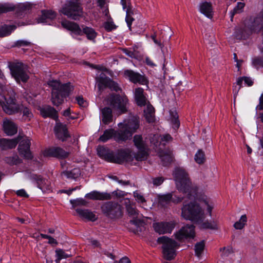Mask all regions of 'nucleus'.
<instances>
[{
  "mask_svg": "<svg viewBox=\"0 0 263 263\" xmlns=\"http://www.w3.org/2000/svg\"><path fill=\"white\" fill-rule=\"evenodd\" d=\"M174 176L177 188L180 192L184 193L189 199L196 198V200L194 202L183 203L181 208V217L200 224L201 229L218 230L219 226L216 220L203 222L206 215L212 216V210L215 207L214 202L204 194H197L196 189L192 185L184 168H176L174 172Z\"/></svg>",
  "mask_w": 263,
  "mask_h": 263,
  "instance_id": "obj_1",
  "label": "nucleus"
},
{
  "mask_svg": "<svg viewBox=\"0 0 263 263\" xmlns=\"http://www.w3.org/2000/svg\"><path fill=\"white\" fill-rule=\"evenodd\" d=\"M120 131H115L112 129L106 130L100 136L99 140L105 142L112 137L117 141H123L130 138L133 134L139 128V120L136 116H130L123 123L118 124Z\"/></svg>",
  "mask_w": 263,
  "mask_h": 263,
  "instance_id": "obj_2",
  "label": "nucleus"
},
{
  "mask_svg": "<svg viewBox=\"0 0 263 263\" xmlns=\"http://www.w3.org/2000/svg\"><path fill=\"white\" fill-rule=\"evenodd\" d=\"M48 85L52 88V101L56 106L61 104L63 102L64 99L73 90V87L70 84L62 85L57 80L49 81Z\"/></svg>",
  "mask_w": 263,
  "mask_h": 263,
  "instance_id": "obj_3",
  "label": "nucleus"
},
{
  "mask_svg": "<svg viewBox=\"0 0 263 263\" xmlns=\"http://www.w3.org/2000/svg\"><path fill=\"white\" fill-rule=\"evenodd\" d=\"M97 153L101 158L108 161L118 163H121L123 161L130 162L133 159L129 149L121 150L116 157L113 156L108 149L103 146H99L97 148Z\"/></svg>",
  "mask_w": 263,
  "mask_h": 263,
  "instance_id": "obj_4",
  "label": "nucleus"
},
{
  "mask_svg": "<svg viewBox=\"0 0 263 263\" xmlns=\"http://www.w3.org/2000/svg\"><path fill=\"white\" fill-rule=\"evenodd\" d=\"M61 25L63 27L70 31L72 35H82L83 33H84L87 39L90 40H93L97 36V33L91 28L85 27L82 30L76 23L66 20L62 21Z\"/></svg>",
  "mask_w": 263,
  "mask_h": 263,
  "instance_id": "obj_5",
  "label": "nucleus"
},
{
  "mask_svg": "<svg viewBox=\"0 0 263 263\" xmlns=\"http://www.w3.org/2000/svg\"><path fill=\"white\" fill-rule=\"evenodd\" d=\"M158 242L162 245L163 253L164 258L167 260L174 259L176 255V249L178 247L177 242L172 238L166 236L158 238Z\"/></svg>",
  "mask_w": 263,
  "mask_h": 263,
  "instance_id": "obj_6",
  "label": "nucleus"
},
{
  "mask_svg": "<svg viewBox=\"0 0 263 263\" xmlns=\"http://www.w3.org/2000/svg\"><path fill=\"white\" fill-rule=\"evenodd\" d=\"M106 74H110V72L105 68H101L97 74L96 81L99 89L108 87L111 89L118 91L119 89L118 84L108 78L106 76Z\"/></svg>",
  "mask_w": 263,
  "mask_h": 263,
  "instance_id": "obj_7",
  "label": "nucleus"
},
{
  "mask_svg": "<svg viewBox=\"0 0 263 263\" xmlns=\"http://www.w3.org/2000/svg\"><path fill=\"white\" fill-rule=\"evenodd\" d=\"M79 0H70L61 10V12L68 17L77 20L82 14V9L80 7Z\"/></svg>",
  "mask_w": 263,
  "mask_h": 263,
  "instance_id": "obj_8",
  "label": "nucleus"
},
{
  "mask_svg": "<svg viewBox=\"0 0 263 263\" xmlns=\"http://www.w3.org/2000/svg\"><path fill=\"white\" fill-rule=\"evenodd\" d=\"M106 101L107 104L111 106L120 114L124 113L127 110L126 105L128 100L126 97L111 95L106 100Z\"/></svg>",
  "mask_w": 263,
  "mask_h": 263,
  "instance_id": "obj_9",
  "label": "nucleus"
},
{
  "mask_svg": "<svg viewBox=\"0 0 263 263\" xmlns=\"http://www.w3.org/2000/svg\"><path fill=\"white\" fill-rule=\"evenodd\" d=\"M134 142L136 147L138 149V152L136 154H132L131 155L132 159L135 158L137 160L142 161L144 160L147 155V146L145 142L143 140L141 135H135L134 137ZM133 159L131 161H132Z\"/></svg>",
  "mask_w": 263,
  "mask_h": 263,
  "instance_id": "obj_10",
  "label": "nucleus"
},
{
  "mask_svg": "<svg viewBox=\"0 0 263 263\" xmlns=\"http://www.w3.org/2000/svg\"><path fill=\"white\" fill-rule=\"evenodd\" d=\"M101 209L102 212L111 219L118 218L122 214L121 205L115 202H106L102 205Z\"/></svg>",
  "mask_w": 263,
  "mask_h": 263,
  "instance_id": "obj_11",
  "label": "nucleus"
},
{
  "mask_svg": "<svg viewBox=\"0 0 263 263\" xmlns=\"http://www.w3.org/2000/svg\"><path fill=\"white\" fill-rule=\"evenodd\" d=\"M175 238L178 241L193 238L195 236V227L192 224H187L182 227L174 234Z\"/></svg>",
  "mask_w": 263,
  "mask_h": 263,
  "instance_id": "obj_12",
  "label": "nucleus"
},
{
  "mask_svg": "<svg viewBox=\"0 0 263 263\" xmlns=\"http://www.w3.org/2000/svg\"><path fill=\"white\" fill-rule=\"evenodd\" d=\"M11 72L12 76L16 81L26 82L29 77L25 70L24 65L21 63H18L12 66L11 68Z\"/></svg>",
  "mask_w": 263,
  "mask_h": 263,
  "instance_id": "obj_13",
  "label": "nucleus"
},
{
  "mask_svg": "<svg viewBox=\"0 0 263 263\" xmlns=\"http://www.w3.org/2000/svg\"><path fill=\"white\" fill-rule=\"evenodd\" d=\"M4 100L2 108L6 114L12 115L18 111V107L15 102L14 96L12 95L9 96L8 95H5Z\"/></svg>",
  "mask_w": 263,
  "mask_h": 263,
  "instance_id": "obj_14",
  "label": "nucleus"
},
{
  "mask_svg": "<svg viewBox=\"0 0 263 263\" xmlns=\"http://www.w3.org/2000/svg\"><path fill=\"white\" fill-rule=\"evenodd\" d=\"M176 223L171 221L169 222H156L153 227L156 232L160 234L170 233L175 228Z\"/></svg>",
  "mask_w": 263,
  "mask_h": 263,
  "instance_id": "obj_15",
  "label": "nucleus"
},
{
  "mask_svg": "<svg viewBox=\"0 0 263 263\" xmlns=\"http://www.w3.org/2000/svg\"><path fill=\"white\" fill-rule=\"evenodd\" d=\"M19 137H21V136ZM21 137L22 138L18 141L20 142L18 147L19 153L25 158L30 159L32 157L30 151V141L27 137L22 136Z\"/></svg>",
  "mask_w": 263,
  "mask_h": 263,
  "instance_id": "obj_16",
  "label": "nucleus"
},
{
  "mask_svg": "<svg viewBox=\"0 0 263 263\" xmlns=\"http://www.w3.org/2000/svg\"><path fill=\"white\" fill-rule=\"evenodd\" d=\"M56 13L52 10H42L41 14L36 19L37 23L50 25L55 18Z\"/></svg>",
  "mask_w": 263,
  "mask_h": 263,
  "instance_id": "obj_17",
  "label": "nucleus"
},
{
  "mask_svg": "<svg viewBox=\"0 0 263 263\" xmlns=\"http://www.w3.org/2000/svg\"><path fill=\"white\" fill-rule=\"evenodd\" d=\"M172 139V137L170 135H165L163 137L160 138L159 135H154L153 136H150V142L153 146V148H158V147H161L162 145L165 144V142L170 141Z\"/></svg>",
  "mask_w": 263,
  "mask_h": 263,
  "instance_id": "obj_18",
  "label": "nucleus"
},
{
  "mask_svg": "<svg viewBox=\"0 0 263 263\" xmlns=\"http://www.w3.org/2000/svg\"><path fill=\"white\" fill-rule=\"evenodd\" d=\"M124 75L126 78L134 83H138L143 85L146 82L145 78L143 76L130 70H125Z\"/></svg>",
  "mask_w": 263,
  "mask_h": 263,
  "instance_id": "obj_19",
  "label": "nucleus"
},
{
  "mask_svg": "<svg viewBox=\"0 0 263 263\" xmlns=\"http://www.w3.org/2000/svg\"><path fill=\"white\" fill-rule=\"evenodd\" d=\"M54 133L57 137L62 141H65L69 137V134L67 131V129L65 125L61 124L57 121L55 126L54 127Z\"/></svg>",
  "mask_w": 263,
  "mask_h": 263,
  "instance_id": "obj_20",
  "label": "nucleus"
},
{
  "mask_svg": "<svg viewBox=\"0 0 263 263\" xmlns=\"http://www.w3.org/2000/svg\"><path fill=\"white\" fill-rule=\"evenodd\" d=\"M45 156H53L60 158H64L68 156V153L59 147L51 148L45 149L43 152Z\"/></svg>",
  "mask_w": 263,
  "mask_h": 263,
  "instance_id": "obj_21",
  "label": "nucleus"
},
{
  "mask_svg": "<svg viewBox=\"0 0 263 263\" xmlns=\"http://www.w3.org/2000/svg\"><path fill=\"white\" fill-rule=\"evenodd\" d=\"M183 197H176L173 194H167L159 196V203L162 206L172 201L174 202L178 203L182 201Z\"/></svg>",
  "mask_w": 263,
  "mask_h": 263,
  "instance_id": "obj_22",
  "label": "nucleus"
},
{
  "mask_svg": "<svg viewBox=\"0 0 263 263\" xmlns=\"http://www.w3.org/2000/svg\"><path fill=\"white\" fill-rule=\"evenodd\" d=\"M199 12L208 18H212L213 15V10L211 3L206 1L201 2L198 6Z\"/></svg>",
  "mask_w": 263,
  "mask_h": 263,
  "instance_id": "obj_23",
  "label": "nucleus"
},
{
  "mask_svg": "<svg viewBox=\"0 0 263 263\" xmlns=\"http://www.w3.org/2000/svg\"><path fill=\"white\" fill-rule=\"evenodd\" d=\"M85 197L91 200H103L111 199V195L106 192L93 191L86 194Z\"/></svg>",
  "mask_w": 263,
  "mask_h": 263,
  "instance_id": "obj_24",
  "label": "nucleus"
},
{
  "mask_svg": "<svg viewBox=\"0 0 263 263\" xmlns=\"http://www.w3.org/2000/svg\"><path fill=\"white\" fill-rule=\"evenodd\" d=\"M3 127L4 132L7 135H13L17 133L16 125L10 120L7 119H4Z\"/></svg>",
  "mask_w": 263,
  "mask_h": 263,
  "instance_id": "obj_25",
  "label": "nucleus"
},
{
  "mask_svg": "<svg viewBox=\"0 0 263 263\" xmlns=\"http://www.w3.org/2000/svg\"><path fill=\"white\" fill-rule=\"evenodd\" d=\"M164 165H167L173 160L172 154L170 151H163L162 147L155 148Z\"/></svg>",
  "mask_w": 263,
  "mask_h": 263,
  "instance_id": "obj_26",
  "label": "nucleus"
},
{
  "mask_svg": "<svg viewBox=\"0 0 263 263\" xmlns=\"http://www.w3.org/2000/svg\"><path fill=\"white\" fill-rule=\"evenodd\" d=\"M21 137H18L16 139H0V147L2 149H7L12 148L15 147L18 141L21 139Z\"/></svg>",
  "mask_w": 263,
  "mask_h": 263,
  "instance_id": "obj_27",
  "label": "nucleus"
},
{
  "mask_svg": "<svg viewBox=\"0 0 263 263\" xmlns=\"http://www.w3.org/2000/svg\"><path fill=\"white\" fill-rule=\"evenodd\" d=\"M135 99L137 105L139 106H145L148 102L144 95L143 89L141 88L135 89Z\"/></svg>",
  "mask_w": 263,
  "mask_h": 263,
  "instance_id": "obj_28",
  "label": "nucleus"
},
{
  "mask_svg": "<svg viewBox=\"0 0 263 263\" xmlns=\"http://www.w3.org/2000/svg\"><path fill=\"white\" fill-rule=\"evenodd\" d=\"M41 115L44 118L50 117L55 119L57 121L58 119L57 112L52 107L45 106L40 109Z\"/></svg>",
  "mask_w": 263,
  "mask_h": 263,
  "instance_id": "obj_29",
  "label": "nucleus"
},
{
  "mask_svg": "<svg viewBox=\"0 0 263 263\" xmlns=\"http://www.w3.org/2000/svg\"><path fill=\"white\" fill-rule=\"evenodd\" d=\"M244 81L245 84L248 86H250L253 85V82L250 78L249 77H240L237 80L236 83L233 86V91L235 95L237 93L242 85V82Z\"/></svg>",
  "mask_w": 263,
  "mask_h": 263,
  "instance_id": "obj_30",
  "label": "nucleus"
},
{
  "mask_svg": "<svg viewBox=\"0 0 263 263\" xmlns=\"http://www.w3.org/2000/svg\"><path fill=\"white\" fill-rule=\"evenodd\" d=\"M33 178L37 184L38 187L43 192L50 190V182L47 180L43 179L40 176L36 175L33 176Z\"/></svg>",
  "mask_w": 263,
  "mask_h": 263,
  "instance_id": "obj_31",
  "label": "nucleus"
},
{
  "mask_svg": "<svg viewBox=\"0 0 263 263\" xmlns=\"http://www.w3.org/2000/svg\"><path fill=\"white\" fill-rule=\"evenodd\" d=\"M77 213L83 218L91 221H95L97 217L96 215L88 210H83L80 209H76Z\"/></svg>",
  "mask_w": 263,
  "mask_h": 263,
  "instance_id": "obj_32",
  "label": "nucleus"
},
{
  "mask_svg": "<svg viewBox=\"0 0 263 263\" xmlns=\"http://www.w3.org/2000/svg\"><path fill=\"white\" fill-rule=\"evenodd\" d=\"M146 108L144 109V116L148 122H153L155 120L154 108L149 102L147 103Z\"/></svg>",
  "mask_w": 263,
  "mask_h": 263,
  "instance_id": "obj_33",
  "label": "nucleus"
},
{
  "mask_svg": "<svg viewBox=\"0 0 263 263\" xmlns=\"http://www.w3.org/2000/svg\"><path fill=\"white\" fill-rule=\"evenodd\" d=\"M101 117L104 123L108 124L110 123L112 118L111 109L107 107L103 108L101 110Z\"/></svg>",
  "mask_w": 263,
  "mask_h": 263,
  "instance_id": "obj_34",
  "label": "nucleus"
},
{
  "mask_svg": "<svg viewBox=\"0 0 263 263\" xmlns=\"http://www.w3.org/2000/svg\"><path fill=\"white\" fill-rule=\"evenodd\" d=\"M81 174L79 168H75L70 171H64L62 175L67 178L76 179L78 178Z\"/></svg>",
  "mask_w": 263,
  "mask_h": 263,
  "instance_id": "obj_35",
  "label": "nucleus"
},
{
  "mask_svg": "<svg viewBox=\"0 0 263 263\" xmlns=\"http://www.w3.org/2000/svg\"><path fill=\"white\" fill-rule=\"evenodd\" d=\"M16 28L14 25H4L0 27V37L9 35Z\"/></svg>",
  "mask_w": 263,
  "mask_h": 263,
  "instance_id": "obj_36",
  "label": "nucleus"
},
{
  "mask_svg": "<svg viewBox=\"0 0 263 263\" xmlns=\"http://www.w3.org/2000/svg\"><path fill=\"white\" fill-rule=\"evenodd\" d=\"M171 121L173 124V127L175 129L178 128L179 126L178 116L175 110H170Z\"/></svg>",
  "mask_w": 263,
  "mask_h": 263,
  "instance_id": "obj_37",
  "label": "nucleus"
},
{
  "mask_svg": "<svg viewBox=\"0 0 263 263\" xmlns=\"http://www.w3.org/2000/svg\"><path fill=\"white\" fill-rule=\"evenodd\" d=\"M245 4L242 2H238L237 6L230 12V17L231 21H233V18L234 15L236 13H240L243 11V8Z\"/></svg>",
  "mask_w": 263,
  "mask_h": 263,
  "instance_id": "obj_38",
  "label": "nucleus"
},
{
  "mask_svg": "<svg viewBox=\"0 0 263 263\" xmlns=\"http://www.w3.org/2000/svg\"><path fill=\"white\" fill-rule=\"evenodd\" d=\"M70 255L66 253L63 250L58 249L55 250L56 263H60L61 260L68 257Z\"/></svg>",
  "mask_w": 263,
  "mask_h": 263,
  "instance_id": "obj_39",
  "label": "nucleus"
},
{
  "mask_svg": "<svg viewBox=\"0 0 263 263\" xmlns=\"http://www.w3.org/2000/svg\"><path fill=\"white\" fill-rule=\"evenodd\" d=\"M247 221V218L246 215H243L241 216L239 220L236 221L234 224V227L237 230L242 229L246 224Z\"/></svg>",
  "mask_w": 263,
  "mask_h": 263,
  "instance_id": "obj_40",
  "label": "nucleus"
},
{
  "mask_svg": "<svg viewBox=\"0 0 263 263\" xmlns=\"http://www.w3.org/2000/svg\"><path fill=\"white\" fill-rule=\"evenodd\" d=\"M205 160L204 152L199 149L197 151L195 155V160L198 164L203 163Z\"/></svg>",
  "mask_w": 263,
  "mask_h": 263,
  "instance_id": "obj_41",
  "label": "nucleus"
},
{
  "mask_svg": "<svg viewBox=\"0 0 263 263\" xmlns=\"http://www.w3.org/2000/svg\"><path fill=\"white\" fill-rule=\"evenodd\" d=\"M204 242L203 241L197 243L195 246V252L196 255L198 257H200L201 255L204 248Z\"/></svg>",
  "mask_w": 263,
  "mask_h": 263,
  "instance_id": "obj_42",
  "label": "nucleus"
},
{
  "mask_svg": "<svg viewBox=\"0 0 263 263\" xmlns=\"http://www.w3.org/2000/svg\"><path fill=\"white\" fill-rule=\"evenodd\" d=\"M133 14H134V12L132 9H127L126 16L125 20H126L127 25L130 30L132 22L134 20L133 18L132 17V15Z\"/></svg>",
  "mask_w": 263,
  "mask_h": 263,
  "instance_id": "obj_43",
  "label": "nucleus"
},
{
  "mask_svg": "<svg viewBox=\"0 0 263 263\" xmlns=\"http://www.w3.org/2000/svg\"><path fill=\"white\" fill-rule=\"evenodd\" d=\"M70 202L72 205L73 208L77 206L86 205L87 204V202L85 199L83 198H78L77 199L70 200Z\"/></svg>",
  "mask_w": 263,
  "mask_h": 263,
  "instance_id": "obj_44",
  "label": "nucleus"
},
{
  "mask_svg": "<svg viewBox=\"0 0 263 263\" xmlns=\"http://www.w3.org/2000/svg\"><path fill=\"white\" fill-rule=\"evenodd\" d=\"M13 8V6L10 4H0V13L12 10Z\"/></svg>",
  "mask_w": 263,
  "mask_h": 263,
  "instance_id": "obj_45",
  "label": "nucleus"
},
{
  "mask_svg": "<svg viewBox=\"0 0 263 263\" xmlns=\"http://www.w3.org/2000/svg\"><path fill=\"white\" fill-rule=\"evenodd\" d=\"M252 64L253 66L256 68L259 66L263 67V59L257 57L254 58L252 60Z\"/></svg>",
  "mask_w": 263,
  "mask_h": 263,
  "instance_id": "obj_46",
  "label": "nucleus"
},
{
  "mask_svg": "<svg viewBox=\"0 0 263 263\" xmlns=\"http://www.w3.org/2000/svg\"><path fill=\"white\" fill-rule=\"evenodd\" d=\"M22 112L25 120H29L33 117L32 114L27 107L23 108Z\"/></svg>",
  "mask_w": 263,
  "mask_h": 263,
  "instance_id": "obj_47",
  "label": "nucleus"
},
{
  "mask_svg": "<svg viewBox=\"0 0 263 263\" xmlns=\"http://www.w3.org/2000/svg\"><path fill=\"white\" fill-rule=\"evenodd\" d=\"M76 101L80 106L85 107L87 106V103L82 96H78L76 97Z\"/></svg>",
  "mask_w": 263,
  "mask_h": 263,
  "instance_id": "obj_48",
  "label": "nucleus"
},
{
  "mask_svg": "<svg viewBox=\"0 0 263 263\" xmlns=\"http://www.w3.org/2000/svg\"><path fill=\"white\" fill-rule=\"evenodd\" d=\"M134 197L136 200L139 203H143L145 202V199L144 197L138 192H135L134 193Z\"/></svg>",
  "mask_w": 263,
  "mask_h": 263,
  "instance_id": "obj_49",
  "label": "nucleus"
},
{
  "mask_svg": "<svg viewBox=\"0 0 263 263\" xmlns=\"http://www.w3.org/2000/svg\"><path fill=\"white\" fill-rule=\"evenodd\" d=\"M164 179L162 177H158L153 178V183L155 186L161 185L164 181Z\"/></svg>",
  "mask_w": 263,
  "mask_h": 263,
  "instance_id": "obj_50",
  "label": "nucleus"
},
{
  "mask_svg": "<svg viewBox=\"0 0 263 263\" xmlns=\"http://www.w3.org/2000/svg\"><path fill=\"white\" fill-rule=\"evenodd\" d=\"M19 9L23 12H27L28 11L30 8L31 6L29 4H21L18 6Z\"/></svg>",
  "mask_w": 263,
  "mask_h": 263,
  "instance_id": "obj_51",
  "label": "nucleus"
},
{
  "mask_svg": "<svg viewBox=\"0 0 263 263\" xmlns=\"http://www.w3.org/2000/svg\"><path fill=\"white\" fill-rule=\"evenodd\" d=\"M6 161L10 164H16L20 162V160L17 156H15L12 158H7Z\"/></svg>",
  "mask_w": 263,
  "mask_h": 263,
  "instance_id": "obj_52",
  "label": "nucleus"
},
{
  "mask_svg": "<svg viewBox=\"0 0 263 263\" xmlns=\"http://www.w3.org/2000/svg\"><path fill=\"white\" fill-rule=\"evenodd\" d=\"M16 195L18 196L22 197H28L29 196L28 194L26 193L25 190L24 189H21L17 190L15 192Z\"/></svg>",
  "mask_w": 263,
  "mask_h": 263,
  "instance_id": "obj_53",
  "label": "nucleus"
},
{
  "mask_svg": "<svg viewBox=\"0 0 263 263\" xmlns=\"http://www.w3.org/2000/svg\"><path fill=\"white\" fill-rule=\"evenodd\" d=\"M104 28L108 31H110L115 28V25L112 22H107L104 24Z\"/></svg>",
  "mask_w": 263,
  "mask_h": 263,
  "instance_id": "obj_54",
  "label": "nucleus"
},
{
  "mask_svg": "<svg viewBox=\"0 0 263 263\" xmlns=\"http://www.w3.org/2000/svg\"><path fill=\"white\" fill-rule=\"evenodd\" d=\"M127 212H128V214L130 216H134L138 214L136 209H135V208H133L132 206H127Z\"/></svg>",
  "mask_w": 263,
  "mask_h": 263,
  "instance_id": "obj_55",
  "label": "nucleus"
},
{
  "mask_svg": "<svg viewBox=\"0 0 263 263\" xmlns=\"http://www.w3.org/2000/svg\"><path fill=\"white\" fill-rule=\"evenodd\" d=\"M114 263H131L129 259L126 257H124L121 258L119 261H115Z\"/></svg>",
  "mask_w": 263,
  "mask_h": 263,
  "instance_id": "obj_56",
  "label": "nucleus"
},
{
  "mask_svg": "<svg viewBox=\"0 0 263 263\" xmlns=\"http://www.w3.org/2000/svg\"><path fill=\"white\" fill-rule=\"evenodd\" d=\"M152 40H153L155 44L158 45L159 47H160L161 49L162 48V45L160 41H158L156 39L155 35H152L151 36Z\"/></svg>",
  "mask_w": 263,
  "mask_h": 263,
  "instance_id": "obj_57",
  "label": "nucleus"
},
{
  "mask_svg": "<svg viewBox=\"0 0 263 263\" xmlns=\"http://www.w3.org/2000/svg\"><path fill=\"white\" fill-rule=\"evenodd\" d=\"M256 108L258 110L263 109V95L260 98V103Z\"/></svg>",
  "mask_w": 263,
  "mask_h": 263,
  "instance_id": "obj_58",
  "label": "nucleus"
},
{
  "mask_svg": "<svg viewBox=\"0 0 263 263\" xmlns=\"http://www.w3.org/2000/svg\"><path fill=\"white\" fill-rule=\"evenodd\" d=\"M48 243L49 244L55 245H57L58 244V242L57 241V240L50 236H49V238H48Z\"/></svg>",
  "mask_w": 263,
  "mask_h": 263,
  "instance_id": "obj_59",
  "label": "nucleus"
},
{
  "mask_svg": "<svg viewBox=\"0 0 263 263\" xmlns=\"http://www.w3.org/2000/svg\"><path fill=\"white\" fill-rule=\"evenodd\" d=\"M231 252H232L231 248H228L227 249L224 248L222 254L224 256H228Z\"/></svg>",
  "mask_w": 263,
  "mask_h": 263,
  "instance_id": "obj_60",
  "label": "nucleus"
},
{
  "mask_svg": "<svg viewBox=\"0 0 263 263\" xmlns=\"http://www.w3.org/2000/svg\"><path fill=\"white\" fill-rule=\"evenodd\" d=\"M124 52L126 55H127L129 57L134 58L135 57L134 53L132 51H129L127 49H124Z\"/></svg>",
  "mask_w": 263,
  "mask_h": 263,
  "instance_id": "obj_61",
  "label": "nucleus"
},
{
  "mask_svg": "<svg viewBox=\"0 0 263 263\" xmlns=\"http://www.w3.org/2000/svg\"><path fill=\"white\" fill-rule=\"evenodd\" d=\"M49 236H48V235H47L41 234L40 235H37V236H34L33 237H35L36 239H41V238H46V239H48V238H49Z\"/></svg>",
  "mask_w": 263,
  "mask_h": 263,
  "instance_id": "obj_62",
  "label": "nucleus"
},
{
  "mask_svg": "<svg viewBox=\"0 0 263 263\" xmlns=\"http://www.w3.org/2000/svg\"><path fill=\"white\" fill-rule=\"evenodd\" d=\"M145 62L147 65L151 66H155V64L152 62V60L149 58H146L145 59Z\"/></svg>",
  "mask_w": 263,
  "mask_h": 263,
  "instance_id": "obj_63",
  "label": "nucleus"
},
{
  "mask_svg": "<svg viewBox=\"0 0 263 263\" xmlns=\"http://www.w3.org/2000/svg\"><path fill=\"white\" fill-rule=\"evenodd\" d=\"M70 108L67 109L63 113V116H64L65 117L69 116L70 115Z\"/></svg>",
  "mask_w": 263,
  "mask_h": 263,
  "instance_id": "obj_64",
  "label": "nucleus"
}]
</instances>
